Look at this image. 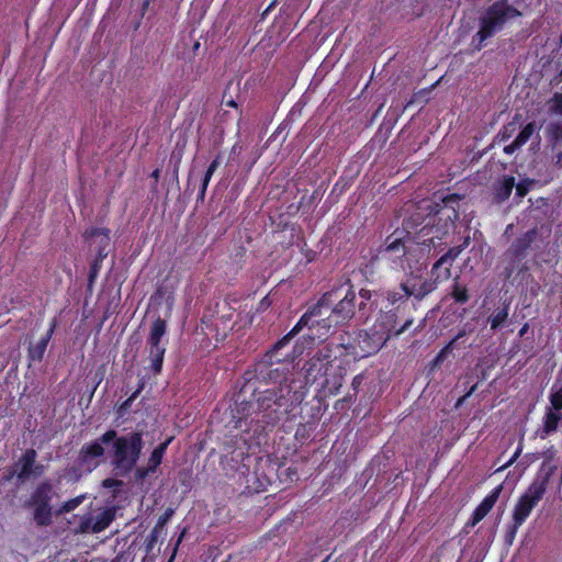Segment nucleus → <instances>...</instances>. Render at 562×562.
I'll return each mask as SVG.
<instances>
[{
	"instance_id": "1",
	"label": "nucleus",
	"mask_w": 562,
	"mask_h": 562,
	"mask_svg": "<svg viewBox=\"0 0 562 562\" xmlns=\"http://www.w3.org/2000/svg\"><path fill=\"white\" fill-rule=\"evenodd\" d=\"M290 340L283 336L261 357L252 370L244 373V383L235 398L233 418L236 427L241 428V422L252 428L254 437L271 432L281 420H293L294 411L304 401L307 389L295 386L289 380V366L293 356L289 350Z\"/></svg>"
},
{
	"instance_id": "2",
	"label": "nucleus",
	"mask_w": 562,
	"mask_h": 562,
	"mask_svg": "<svg viewBox=\"0 0 562 562\" xmlns=\"http://www.w3.org/2000/svg\"><path fill=\"white\" fill-rule=\"evenodd\" d=\"M432 291L434 284L431 282H420L415 278H406L393 290L372 291L361 289L359 291L358 312L360 317L367 321L376 311L373 323L376 328H382L393 337H398L414 323L413 317L406 315L409 297L413 296L420 301Z\"/></svg>"
},
{
	"instance_id": "3",
	"label": "nucleus",
	"mask_w": 562,
	"mask_h": 562,
	"mask_svg": "<svg viewBox=\"0 0 562 562\" xmlns=\"http://www.w3.org/2000/svg\"><path fill=\"white\" fill-rule=\"evenodd\" d=\"M356 290L349 278H342L331 285L319 300L312 305L297 321L294 327L285 335L291 341L313 317H322L327 313L335 325H346L356 315Z\"/></svg>"
},
{
	"instance_id": "4",
	"label": "nucleus",
	"mask_w": 562,
	"mask_h": 562,
	"mask_svg": "<svg viewBox=\"0 0 562 562\" xmlns=\"http://www.w3.org/2000/svg\"><path fill=\"white\" fill-rule=\"evenodd\" d=\"M405 225V228L395 229L385 238L379 254L393 268L404 271L407 278L420 280V272L426 269V254L430 250V244L417 241L407 231L409 223Z\"/></svg>"
},
{
	"instance_id": "5",
	"label": "nucleus",
	"mask_w": 562,
	"mask_h": 562,
	"mask_svg": "<svg viewBox=\"0 0 562 562\" xmlns=\"http://www.w3.org/2000/svg\"><path fill=\"white\" fill-rule=\"evenodd\" d=\"M344 352L342 348H337V342L334 340L325 344L319 348L308 360L305 361L302 370L304 372L305 387L306 385L318 384L321 387H329L330 394H337L341 387V376L338 382H335L330 387L328 379V370L331 362Z\"/></svg>"
},
{
	"instance_id": "6",
	"label": "nucleus",
	"mask_w": 562,
	"mask_h": 562,
	"mask_svg": "<svg viewBox=\"0 0 562 562\" xmlns=\"http://www.w3.org/2000/svg\"><path fill=\"white\" fill-rule=\"evenodd\" d=\"M549 484V474L537 476L520 495L513 509V520L505 531V542L513 544L518 529L526 522L533 508L543 498Z\"/></svg>"
},
{
	"instance_id": "7",
	"label": "nucleus",
	"mask_w": 562,
	"mask_h": 562,
	"mask_svg": "<svg viewBox=\"0 0 562 562\" xmlns=\"http://www.w3.org/2000/svg\"><path fill=\"white\" fill-rule=\"evenodd\" d=\"M111 464L116 471V474L122 476L127 475L136 468L144 448L143 434L139 431H131L126 435L119 436L115 430V438L111 440Z\"/></svg>"
},
{
	"instance_id": "8",
	"label": "nucleus",
	"mask_w": 562,
	"mask_h": 562,
	"mask_svg": "<svg viewBox=\"0 0 562 562\" xmlns=\"http://www.w3.org/2000/svg\"><path fill=\"white\" fill-rule=\"evenodd\" d=\"M521 16V12L508 2L496 0L488 5L479 19V31L473 40L482 47L484 42L502 31L507 21Z\"/></svg>"
},
{
	"instance_id": "9",
	"label": "nucleus",
	"mask_w": 562,
	"mask_h": 562,
	"mask_svg": "<svg viewBox=\"0 0 562 562\" xmlns=\"http://www.w3.org/2000/svg\"><path fill=\"white\" fill-rule=\"evenodd\" d=\"M235 308L228 299L215 301L203 312L201 327L205 335H212L216 342L224 341L235 327Z\"/></svg>"
},
{
	"instance_id": "10",
	"label": "nucleus",
	"mask_w": 562,
	"mask_h": 562,
	"mask_svg": "<svg viewBox=\"0 0 562 562\" xmlns=\"http://www.w3.org/2000/svg\"><path fill=\"white\" fill-rule=\"evenodd\" d=\"M393 336L382 328L372 325L369 330L360 334L358 344L350 341L349 336L340 335L337 348H342L340 355L351 356L353 358H363L376 353Z\"/></svg>"
},
{
	"instance_id": "11",
	"label": "nucleus",
	"mask_w": 562,
	"mask_h": 562,
	"mask_svg": "<svg viewBox=\"0 0 562 562\" xmlns=\"http://www.w3.org/2000/svg\"><path fill=\"white\" fill-rule=\"evenodd\" d=\"M53 484L45 480L36 485L30 497L25 501L24 508L32 509V518L36 527H48L53 524Z\"/></svg>"
},
{
	"instance_id": "12",
	"label": "nucleus",
	"mask_w": 562,
	"mask_h": 562,
	"mask_svg": "<svg viewBox=\"0 0 562 562\" xmlns=\"http://www.w3.org/2000/svg\"><path fill=\"white\" fill-rule=\"evenodd\" d=\"M167 334V323L161 317H157L150 325L149 334L146 339L148 348L150 368L154 373H160L162 369L164 358L166 353V346L168 340L164 338Z\"/></svg>"
},
{
	"instance_id": "13",
	"label": "nucleus",
	"mask_w": 562,
	"mask_h": 562,
	"mask_svg": "<svg viewBox=\"0 0 562 562\" xmlns=\"http://www.w3.org/2000/svg\"><path fill=\"white\" fill-rule=\"evenodd\" d=\"M115 438V430L109 429L93 441L85 443L77 457V462L80 467L91 472L100 464V459L103 458L105 449L103 446L111 443Z\"/></svg>"
},
{
	"instance_id": "14",
	"label": "nucleus",
	"mask_w": 562,
	"mask_h": 562,
	"mask_svg": "<svg viewBox=\"0 0 562 562\" xmlns=\"http://www.w3.org/2000/svg\"><path fill=\"white\" fill-rule=\"evenodd\" d=\"M457 192H452L450 188L438 190L432 194L430 213L437 216L439 221H445V226L450 224L454 227L457 221Z\"/></svg>"
},
{
	"instance_id": "15",
	"label": "nucleus",
	"mask_w": 562,
	"mask_h": 562,
	"mask_svg": "<svg viewBox=\"0 0 562 562\" xmlns=\"http://www.w3.org/2000/svg\"><path fill=\"white\" fill-rule=\"evenodd\" d=\"M457 258V247H452L447 254L441 256L431 268V278L423 279V272H420V282H431L434 290L438 283L447 281L451 277V267Z\"/></svg>"
},
{
	"instance_id": "16",
	"label": "nucleus",
	"mask_w": 562,
	"mask_h": 562,
	"mask_svg": "<svg viewBox=\"0 0 562 562\" xmlns=\"http://www.w3.org/2000/svg\"><path fill=\"white\" fill-rule=\"evenodd\" d=\"M334 326L336 325L329 316L313 317L310 324L305 326L310 333L304 335L303 338L308 340L310 345H314L316 340L323 342L328 338Z\"/></svg>"
},
{
	"instance_id": "17",
	"label": "nucleus",
	"mask_w": 562,
	"mask_h": 562,
	"mask_svg": "<svg viewBox=\"0 0 562 562\" xmlns=\"http://www.w3.org/2000/svg\"><path fill=\"white\" fill-rule=\"evenodd\" d=\"M548 147L552 151L554 165L562 168V151L558 147L562 143V122H550L544 130Z\"/></svg>"
},
{
	"instance_id": "18",
	"label": "nucleus",
	"mask_w": 562,
	"mask_h": 562,
	"mask_svg": "<svg viewBox=\"0 0 562 562\" xmlns=\"http://www.w3.org/2000/svg\"><path fill=\"white\" fill-rule=\"evenodd\" d=\"M503 490V485L499 484L496 487H494L484 498L483 501L477 505V507L474 509L472 514V518L467 522L464 526V529L469 527H474L476 524H479L494 507L496 504L501 492Z\"/></svg>"
},
{
	"instance_id": "19",
	"label": "nucleus",
	"mask_w": 562,
	"mask_h": 562,
	"mask_svg": "<svg viewBox=\"0 0 562 562\" xmlns=\"http://www.w3.org/2000/svg\"><path fill=\"white\" fill-rule=\"evenodd\" d=\"M57 327V319L53 318L49 323V328L46 334L35 345H30L27 348V359L30 362H41L47 346Z\"/></svg>"
},
{
	"instance_id": "20",
	"label": "nucleus",
	"mask_w": 562,
	"mask_h": 562,
	"mask_svg": "<svg viewBox=\"0 0 562 562\" xmlns=\"http://www.w3.org/2000/svg\"><path fill=\"white\" fill-rule=\"evenodd\" d=\"M99 235H103L104 243L102 244V248H97L93 260L102 263L109 255L110 229L106 227H90L85 231L82 236L85 240L88 241Z\"/></svg>"
},
{
	"instance_id": "21",
	"label": "nucleus",
	"mask_w": 562,
	"mask_h": 562,
	"mask_svg": "<svg viewBox=\"0 0 562 562\" xmlns=\"http://www.w3.org/2000/svg\"><path fill=\"white\" fill-rule=\"evenodd\" d=\"M37 453L33 448L26 449L19 458L16 465L20 468L16 476L20 481H25L33 475V467L36 461Z\"/></svg>"
},
{
	"instance_id": "22",
	"label": "nucleus",
	"mask_w": 562,
	"mask_h": 562,
	"mask_svg": "<svg viewBox=\"0 0 562 562\" xmlns=\"http://www.w3.org/2000/svg\"><path fill=\"white\" fill-rule=\"evenodd\" d=\"M538 232L536 228L529 229L522 236L516 238L512 244V252L515 258L521 259L526 256L527 250L536 240Z\"/></svg>"
},
{
	"instance_id": "23",
	"label": "nucleus",
	"mask_w": 562,
	"mask_h": 562,
	"mask_svg": "<svg viewBox=\"0 0 562 562\" xmlns=\"http://www.w3.org/2000/svg\"><path fill=\"white\" fill-rule=\"evenodd\" d=\"M537 130L535 122L527 123L522 130L518 133L516 138L509 144L504 147V153L506 155H513L516 150L521 148L535 134Z\"/></svg>"
},
{
	"instance_id": "24",
	"label": "nucleus",
	"mask_w": 562,
	"mask_h": 562,
	"mask_svg": "<svg viewBox=\"0 0 562 562\" xmlns=\"http://www.w3.org/2000/svg\"><path fill=\"white\" fill-rule=\"evenodd\" d=\"M173 436L168 437L165 441L160 442L150 453L147 463L150 465V469L157 470V468L161 464L164 456L169 447V445L173 440Z\"/></svg>"
},
{
	"instance_id": "25",
	"label": "nucleus",
	"mask_w": 562,
	"mask_h": 562,
	"mask_svg": "<svg viewBox=\"0 0 562 562\" xmlns=\"http://www.w3.org/2000/svg\"><path fill=\"white\" fill-rule=\"evenodd\" d=\"M115 514L111 508H105L94 517V522L91 528L92 533H98L105 530L114 520Z\"/></svg>"
},
{
	"instance_id": "26",
	"label": "nucleus",
	"mask_w": 562,
	"mask_h": 562,
	"mask_svg": "<svg viewBox=\"0 0 562 562\" xmlns=\"http://www.w3.org/2000/svg\"><path fill=\"white\" fill-rule=\"evenodd\" d=\"M515 187V178L513 176L504 177L503 181L495 187V195L498 201L507 200Z\"/></svg>"
},
{
	"instance_id": "27",
	"label": "nucleus",
	"mask_w": 562,
	"mask_h": 562,
	"mask_svg": "<svg viewBox=\"0 0 562 562\" xmlns=\"http://www.w3.org/2000/svg\"><path fill=\"white\" fill-rule=\"evenodd\" d=\"M509 305L505 304L502 308L496 310L488 318L493 330L499 328L508 318Z\"/></svg>"
},
{
	"instance_id": "28",
	"label": "nucleus",
	"mask_w": 562,
	"mask_h": 562,
	"mask_svg": "<svg viewBox=\"0 0 562 562\" xmlns=\"http://www.w3.org/2000/svg\"><path fill=\"white\" fill-rule=\"evenodd\" d=\"M560 419H561V416L558 413L549 409L544 416L543 432L546 435H549V434L555 431Z\"/></svg>"
},
{
	"instance_id": "29",
	"label": "nucleus",
	"mask_w": 562,
	"mask_h": 562,
	"mask_svg": "<svg viewBox=\"0 0 562 562\" xmlns=\"http://www.w3.org/2000/svg\"><path fill=\"white\" fill-rule=\"evenodd\" d=\"M314 429L315 426H313V422L305 420L299 424L294 437L297 441L304 443L311 437Z\"/></svg>"
},
{
	"instance_id": "30",
	"label": "nucleus",
	"mask_w": 562,
	"mask_h": 562,
	"mask_svg": "<svg viewBox=\"0 0 562 562\" xmlns=\"http://www.w3.org/2000/svg\"><path fill=\"white\" fill-rule=\"evenodd\" d=\"M85 499H86V495L82 494V495L76 496L74 498H70L68 501H65L60 505V507L57 509L56 515L58 516V515L67 514V513L75 510Z\"/></svg>"
},
{
	"instance_id": "31",
	"label": "nucleus",
	"mask_w": 562,
	"mask_h": 562,
	"mask_svg": "<svg viewBox=\"0 0 562 562\" xmlns=\"http://www.w3.org/2000/svg\"><path fill=\"white\" fill-rule=\"evenodd\" d=\"M144 389V383H139L138 387L125 400L121 403L117 408V413L120 416H123L132 406L133 402L138 397L140 392Z\"/></svg>"
},
{
	"instance_id": "32",
	"label": "nucleus",
	"mask_w": 562,
	"mask_h": 562,
	"mask_svg": "<svg viewBox=\"0 0 562 562\" xmlns=\"http://www.w3.org/2000/svg\"><path fill=\"white\" fill-rule=\"evenodd\" d=\"M456 341H457V336L452 337L450 342L436 355V357L431 361L432 368L439 367L445 361L448 353H450L452 351L453 345Z\"/></svg>"
},
{
	"instance_id": "33",
	"label": "nucleus",
	"mask_w": 562,
	"mask_h": 562,
	"mask_svg": "<svg viewBox=\"0 0 562 562\" xmlns=\"http://www.w3.org/2000/svg\"><path fill=\"white\" fill-rule=\"evenodd\" d=\"M536 184V180L533 179H522L517 184L515 183L516 189V195L518 198H524L528 194V192L531 190V188Z\"/></svg>"
},
{
	"instance_id": "34",
	"label": "nucleus",
	"mask_w": 562,
	"mask_h": 562,
	"mask_svg": "<svg viewBox=\"0 0 562 562\" xmlns=\"http://www.w3.org/2000/svg\"><path fill=\"white\" fill-rule=\"evenodd\" d=\"M101 268H102V263L92 260V262L90 265V269H89V274H88V290L89 291L92 290L94 282L100 273Z\"/></svg>"
},
{
	"instance_id": "35",
	"label": "nucleus",
	"mask_w": 562,
	"mask_h": 562,
	"mask_svg": "<svg viewBox=\"0 0 562 562\" xmlns=\"http://www.w3.org/2000/svg\"><path fill=\"white\" fill-rule=\"evenodd\" d=\"M159 533H160V529H158L157 527H154L150 530V532L146 539V553L151 552V550L154 549L155 544L158 541Z\"/></svg>"
},
{
	"instance_id": "36",
	"label": "nucleus",
	"mask_w": 562,
	"mask_h": 562,
	"mask_svg": "<svg viewBox=\"0 0 562 562\" xmlns=\"http://www.w3.org/2000/svg\"><path fill=\"white\" fill-rule=\"evenodd\" d=\"M560 373L562 374V368H561ZM550 402H551L552 407L555 411L562 409V385L560 386V389L558 391H555L551 394Z\"/></svg>"
},
{
	"instance_id": "37",
	"label": "nucleus",
	"mask_w": 562,
	"mask_h": 562,
	"mask_svg": "<svg viewBox=\"0 0 562 562\" xmlns=\"http://www.w3.org/2000/svg\"><path fill=\"white\" fill-rule=\"evenodd\" d=\"M175 514V510L172 508H167L162 515L159 516L155 527H157L158 529H162L167 522L170 520V518L172 517V515Z\"/></svg>"
},
{
	"instance_id": "38",
	"label": "nucleus",
	"mask_w": 562,
	"mask_h": 562,
	"mask_svg": "<svg viewBox=\"0 0 562 562\" xmlns=\"http://www.w3.org/2000/svg\"><path fill=\"white\" fill-rule=\"evenodd\" d=\"M156 470L150 469V465L147 463L146 467L136 468L135 470V479L137 481H144L150 473H154Z\"/></svg>"
},
{
	"instance_id": "39",
	"label": "nucleus",
	"mask_w": 562,
	"mask_h": 562,
	"mask_svg": "<svg viewBox=\"0 0 562 562\" xmlns=\"http://www.w3.org/2000/svg\"><path fill=\"white\" fill-rule=\"evenodd\" d=\"M94 522V518L93 517H85L81 519L80 524H79V531L82 532V533H86V532H91V528H92V525Z\"/></svg>"
},
{
	"instance_id": "40",
	"label": "nucleus",
	"mask_w": 562,
	"mask_h": 562,
	"mask_svg": "<svg viewBox=\"0 0 562 562\" xmlns=\"http://www.w3.org/2000/svg\"><path fill=\"white\" fill-rule=\"evenodd\" d=\"M552 102L551 111L562 115V93H555L552 98Z\"/></svg>"
},
{
	"instance_id": "41",
	"label": "nucleus",
	"mask_w": 562,
	"mask_h": 562,
	"mask_svg": "<svg viewBox=\"0 0 562 562\" xmlns=\"http://www.w3.org/2000/svg\"><path fill=\"white\" fill-rule=\"evenodd\" d=\"M516 131V123H508L503 127V131L499 133L502 140H506L512 137L513 133Z\"/></svg>"
},
{
	"instance_id": "42",
	"label": "nucleus",
	"mask_w": 562,
	"mask_h": 562,
	"mask_svg": "<svg viewBox=\"0 0 562 562\" xmlns=\"http://www.w3.org/2000/svg\"><path fill=\"white\" fill-rule=\"evenodd\" d=\"M258 485L256 486V492H263L271 484V479L267 475H262L261 477H257Z\"/></svg>"
},
{
	"instance_id": "43",
	"label": "nucleus",
	"mask_w": 562,
	"mask_h": 562,
	"mask_svg": "<svg viewBox=\"0 0 562 562\" xmlns=\"http://www.w3.org/2000/svg\"><path fill=\"white\" fill-rule=\"evenodd\" d=\"M308 415H310V418L307 419V422H313V426L316 427V423L321 416V406L319 405L311 406Z\"/></svg>"
},
{
	"instance_id": "44",
	"label": "nucleus",
	"mask_w": 562,
	"mask_h": 562,
	"mask_svg": "<svg viewBox=\"0 0 562 562\" xmlns=\"http://www.w3.org/2000/svg\"><path fill=\"white\" fill-rule=\"evenodd\" d=\"M232 461H235V462H243L245 458L248 457L247 454V451L243 448H237L235 450H233L232 452Z\"/></svg>"
},
{
	"instance_id": "45",
	"label": "nucleus",
	"mask_w": 562,
	"mask_h": 562,
	"mask_svg": "<svg viewBox=\"0 0 562 562\" xmlns=\"http://www.w3.org/2000/svg\"><path fill=\"white\" fill-rule=\"evenodd\" d=\"M210 181L211 180L202 178V181H201V184H200V190H199L198 198H196L198 201H200V202L204 201L205 194H206V190H207V187L210 184Z\"/></svg>"
},
{
	"instance_id": "46",
	"label": "nucleus",
	"mask_w": 562,
	"mask_h": 562,
	"mask_svg": "<svg viewBox=\"0 0 562 562\" xmlns=\"http://www.w3.org/2000/svg\"><path fill=\"white\" fill-rule=\"evenodd\" d=\"M363 380H364L363 373H359L353 376V379L351 381V389L355 391V393H357L359 391Z\"/></svg>"
},
{
	"instance_id": "47",
	"label": "nucleus",
	"mask_w": 562,
	"mask_h": 562,
	"mask_svg": "<svg viewBox=\"0 0 562 562\" xmlns=\"http://www.w3.org/2000/svg\"><path fill=\"white\" fill-rule=\"evenodd\" d=\"M159 177H160V169L159 168H156L155 170L151 171L150 178L154 180V183L151 186V190L153 191L157 190V184H158V181H159Z\"/></svg>"
},
{
	"instance_id": "48",
	"label": "nucleus",
	"mask_w": 562,
	"mask_h": 562,
	"mask_svg": "<svg viewBox=\"0 0 562 562\" xmlns=\"http://www.w3.org/2000/svg\"><path fill=\"white\" fill-rule=\"evenodd\" d=\"M469 296H468V290L464 286H459V304L467 303Z\"/></svg>"
},
{
	"instance_id": "49",
	"label": "nucleus",
	"mask_w": 562,
	"mask_h": 562,
	"mask_svg": "<svg viewBox=\"0 0 562 562\" xmlns=\"http://www.w3.org/2000/svg\"><path fill=\"white\" fill-rule=\"evenodd\" d=\"M67 475L75 480H79L81 477L80 470L76 467L67 469Z\"/></svg>"
},
{
	"instance_id": "50",
	"label": "nucleus",
	"mask_w": 562,
	"mask_h": 562,
	"mask_svg": "<svg viewBox=\"0 0 562 562\" xmlns=\"http://www.w3.org/2000/svg\"><path fill=\"white\" fill-rule=\"evenodd\" d=\"M122 485V482L116 480V479H106L103 481V486L104 487H116V486H120Z\"/></svg>"
},
{
	"instance_id": "51",
	"label": "nucleus",
	"mask_w": 562,
	"mask_h": 562,
	"mask_svg": "<svg viewBox=\"0 0 562 562\" xmlns=\"http://www.w3.org/2000/svg\"><path fill=\"white\" fill-rule=\"evenodd\" d=\"M520 453H521V447H518L516 449L515 453L513 454V457L506 462V464L503 468H507V467L512 465L518 459Z\"/></svg>"
},
{
	"instance_id": "52",
	"label": "nucleus",
	"mask_w": 562,
	"mask_h": 562,
	"mask_svg": "<svg viewBox=\"0 0 562 562\" xmlns=\"http://www.w3.org/2000/svg\"><path fill=\"white\" fill-rule=\"evenodd\" d=\"M184 535V531L181 532V535L179 536L176 544H175V548H173V551H172V554L171 557L169 558L168 562H173L175 560V557H176V553H177V550H178V546L180 544L181 540H182V537Z\"/></svg>"
},
{
	"instance_id": "53",
	"label": "nucleus",
	"mask_w": 562,
	"mask_h": 562,
	"mask_svg": "<svg viewBox=\"0 0 562 562\" xmlns=\"http://www.w3.org/2000/svg\"><path fill=\"white\" fill-rule=\"evenodd\" d=\"M352 400H353V396H352V395H347V396H345V397H342V398H340V400H338V401L336 402V404H335V408H336V409H338L340 405L342 406L345 403H349V402H351Z\"/></svg>"
},
{
	"instance_id": "54",
	"label": "nucleus",
	"mask_w": 562,
	"mask_h": 562,
	"mask_svg": "<svg viewBox=\"0 0 562 562\" xmlns=\"http://www.w3.org/2000/svg\"><path fill=\"white\" fill-rule=\"evenodd\" d=\"M225 97H226V91L223 94V102L226 106L238 109V104L234 99L225 100Z\"/></svg>"
},
{
	"instance_id": "55",
	"label": "nucleus",
	"mask_w": 562,
	"mask_h": 562,
	"mask_svg": "<svg viewBox=\"0 0 562 562\" xmlns=\"http://www.w3.org/2000/svg\"><path fill=\"white\" fill-rule=\"evenodd\" d=\"M221 158H222V155H221V153H218L216 155V157L212 160V162L209 165V167H211L213 170H216L218 168V166L221 165Z\"/></svg>"
},
{
	"instance_id": "56",
	"label": "nucleus",
	"mask_w": 562,
	"mask_h": 562,
	"mask_svg": "<svg viewBox=\"0 0 562 562\" xmlns=\"http://www.w3.org/2000/svg\"><path fill=\"white\" fill-rule=\"evenodd\" d=\"M153 1L154 0H143L142 7H140V16L142 18L146 14V12Z\"/></svg>"
},
{
	"instance_id": "57",
	"label": "nucleus",
	"mask_w": 562,
	"mask_h": 562,
	"mask_svg": "<svg viewBox=\"0 0 562 562\" xmlns=\"http://www.w3.org/2000/svg\"><path fill=\"white\" fill-rule=\"evenodd\" d=\"M450 295L457 301V277L452 280L450 285Z\"/></svg>"
},
{
	"instance_id": "58",
	"label": "nucleus",
	"mask_w": 562,
	"mask_h": 562,
	"mask_svg": "<svg viewBox=\"0 0 562 562\" xmlns=\"http://www.w3.org/2000/svg\"><path fill=\"white\" fill-rule=\"evenodd\" d=\"M44 472V467L42 464H34L33 467V475H41Z\"/></svg>"
},
{
	"instance_id": "59",
	"label": "nucleus",
	"mask_w": 562,
	"mask_h": 562,
	"mask_svg": "<svg viewBox=\"0 0 562 562\" xmlns=\"http://www.w3.org/2000/svg\"><path fill=\"white\" fill-rule=\"evenodd\" d=\"M215 171L216 170H213L211 167H207L203 178L211 180Z\"/></svg>"
},
{
	"instance_id": "60",
	"label": "nucleus",
	"mask_w": 562,
	"mask_h": 562,
	"mask_svg": "<svg viewBox=\"0 0 562 562\" xmlns=\"http://www.w3.org/2000/svg\"><path fill=\"white\" fill-rule=\"evenodd\" d=\"M529 329L528 323L524 324V326L519 329V336L522 337Z\"/></svg>"
},
{
	"instance_id": "61",
	"label": "nucleus",
	"mask_w": 562,
	"mask_h": 562,
	"mask_svg": "<svg viewBox=\"0 0 562 562\" xmlns=\"http://www.w3.org/2000/svg\"><path fill=\"white\" fill-rule=\"evenodd\" d=\"M274 2L270 3L261 14V20H265L269 11L272 9Z\"/></svg>"
},
{
	"instance_id": "62",
	"label": "nucleus",
	"mask_w": 562,
	"mask_h": 562,
	"mask_svg": "<svg viewBox=\"0 0 562 562\" xmlns=\"http://www.w3.org/2000/svg\"><path fill=\"white\" fill-rule=\"evenodd\" d=\"M416 100V94L413 95L405 104V109L409 108Z\"/></svg>"
},
{
	"instance_id": "63",
	"label": "nucleus",
	"mask_w": 562,
	"mask_h": 562,
	"mask_svg": "<svg viewBox=\"0 0 562 562\" xmlns=\"http://www.w3.org/2000/svg\"><path fill=\"white\" fill-rule=\"evenodd\" d=\"M243 149L241 146H239L238 144H235L233 147H232V153H236V151H240Z\"/></svg>"
},
{
	"instance_id": "64",
	"label": "nucleus",
	"mask_w": 562,
	"mask_h": 562,
	"mask_svg": "<svg viewBox=\"0 0 562 562\" xmlns=\"http://www.w3.org/2000/svg\"><path fill=\"white\" fill-rule=\"evenodd\" d=\"M97 237L99 238V240H98V247H97V248H102V244L104 243V241H103V235H99V236H97Z\"/></svg>"
}]
</instances>
